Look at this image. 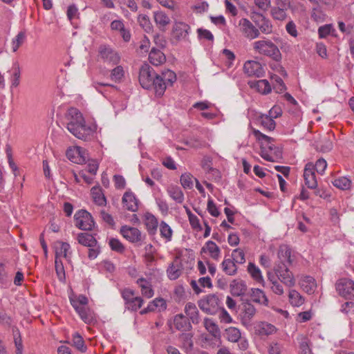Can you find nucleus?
<instances>
[{
    "label": "nucleus",
    "mask_w": 354,
    "mask_h": 354,
    "mask_svg": "<svg viewBox=\"0 0 354 354\" xmlns=\"http://www.w3.org/2000/svg\"><path fill=\"white\" fill-rule=\"evenodd\" d=\"M204 325L205 328L214 336L216 337L219 334L218 327L212 319H205Z\"/></svg>",
    "instance_id": "nucleus-53"
},
{
    "label": "nucleus",
    "mask_w": 354,
    "mask_h": 354,
    "mask_svg": "<svg viewBox=\"0 0 354 354\" xmlns=\"http://www.w3.org/2000/svg\"><path fill=\"white\" fill-rule=\"evenodd\" d=\"M248 84L252 88L257 90L261 94H268L271 92L272 88L269 82L266 80L250 81Z\"/></svg>",
    "instance_id": "nucleus-27"
},
{
    "label": "nucleus",
    "mask_w": 354,
    "mask_h": 354,
    "mask_svg": "<svg viewBox=\"0 0 354 354\" xmlns=\"http://www.w3.org/2000/svg\"><path fill=\"white\" fill-rule=\"evenodd\" d=\"M143 300L140 297H134L132 300H130L128 303V308L131 310L136 311L142 305Z\"/></svg>",
    "instance_id": "nucleus-62"
},
{
    "label": "nucleus",
    "mask_w": 354,
    "mask_h": 354,
    "mask_svg": "<svg viewBox=\"0 0 354 354\" xmlns=\"http://www.w3.org/2000/svg\"><path fill=\"white\" fill-rule=\"evenodd\" d=\"M69 300L72 306L85 324H91L96 322L94 312L87 307L88 300L86 296L72 293L69 295Z\"/></svg>",
    "instance_id": "nucleus-4"
},
{
    "label": "nucleus",
    "mask_w": 354,
    "mask_h": 354,
    "mask_svg": "<svg viewBox=\"0 0 354 354\" xmlns=\"http://www.w3.org/2000/svg\"><path fill=\"white\" fill-rule=\"evenodd\" d=\"M120 233L131 243H138L142 240L141 232L136 227L124 225L120 229Z\"/></svg>",
    "instance_id": "nucleus-14"
},
{
    "label": "nucleus",
    "mask_w": 354,
    "mask_h": 354,
    "mask_svg": "<svg viewBox=\"0 0 354 354\" xmlns=\"http://www.w3.org/2000/svg\"><path fill=\"white\" fill-rule=\"evenodd\" d=\"M202 252L207 254L214 260H218L221 257L220 248L212 241H208L205 243L201 249Z\"/></svg>",
    "instance_id": "nucleus-23"
},
{
    "label": "nucleus",
    "mask_w": 354,
    "mask_h": 354,
    "mask_svg": "<svg viewBox=\"0 0 354 354\" xmlns=\"http://www.w3.org/2000/svg\"><path fill=\"white\" fill-rule=\"evenodd\" d=\"M77 241L79 243L87 247H93L97 242L95 238L88 233H80L78 234Z\"/></svg>",
    "instance_id": "nucleus-42"
},
{
    "label": "nucleus",
    "mask_w": 354,
    "mask_h": 354,
    "mask_svg": "<svg viewBox=\"0 0 354 354\" xmlns=\"http://www.w3.org/2000/svg\"><path fill=\"white\" fill-rule=\"evenodd\" d=\"M189 28V26L184 22H175L173 26L172 36L177 41H182L187 37Z\"/></svg>",
    "instance_id": "nucleus-19"
},
{
    "label": "nucleus",
    "mask_w": 354,
    "mask_h": 354,
    "mask_svg": "<svg viewBox=\"0 0 354 354\" xmlns=\"http://www.w3.org/2000/svg\"><path fill=\"white\" fill-rule=\"evenodd\" d=\"M202 167L206 173L210 174L214 179L220 178L219 171L212 167V162L209 158L203 160Z\"/></svg>",
    "instance_id": "nucleus-41"
},
{
    "label": "nucleus",
    "mask_w": 354,
    "mask_h": 354,
    "mask_svg": "<svg viewBox=\"0 0 354 354\" xmlns=\"http://www.w3.org/2000/svg\"><path fill=\"white\" fill-rule=\"evenodd\" d=\"M139 82L145 89L153 88L156 96L161 97L165 92V82L156 74L153 68L148 64L141 66L139 73Z\"/></svg>",
    "instance_id": "nucleus-2"
},
{
    "label": "nucleus",
    "mask_w": 354,
    "mask_h": 354,
    "mask_svg": "<svg viewBox=\"0 0 354 354\" xmlns=\"http://www.w3.org/2000/svg\"><path fill=\"white\" fill-rule=\"evenodd\" d=\"M250 297L255 303L262 304L263 306H268V299L264 291L259 288H252L250 293Z\"/></svg>",
    "instance_id": "nucleus-30"
},
{
    "label": "nucleus",
    "mask_w": 354,
    "mask_h": 354,
    "mask_svg": "<svg viewBox=\"0 0 354 354\" xmlns=\"http://www.w3.org/2000/svg\"><path fill=\"white\" fill-rule=\"evenodd\" d=\"M230 290L233 295L239 297L245 295L247 286L244 281L234 280L230 285Z\"/></svg>",
    "instance_id": "nucleus-35"
},
{
    "label": "nucleus",
    "mask_w": 354,
    "mask_h": 354,
    "mask_svg": "<svg viewBox=\"0 0 354 354\" xmlns=\"http://www.w3.org/2000/svg\"><path fill=\"white\" fill-rule=\"evenodd\" d=\"M335 288L339 295L351 298L354 296V281L349 279H340L335 284Z\"/></svg>",
    "instance_id": "nucleus-8"
},
{
    "label": "nucleus",
    "mask_w": 354,
    "mask_h": 354,
    "mask_svg": "<svg viewBox=\"0 0 354 354\" xmlns=\"http://www.w3.org/2000/svg\"><path fill=\"white\" fill-rule=\"evenodd\" d=\"M277 257L279 259V263L282 266H289L292 263L291 257V250L286 245H282L279 247Z\"/></svg>",
    "instance_id": "nucleus-20"
},
{
    "label": "nucleus",
    "mask_w": 354,
    "mask_h": 354,
    "mask_svg": "<svg viewBox=\"0 0 354 354\" xmlns=\"http://www.w3.org/2000/svg\"><path fill=\"white\" fill-rule=\"evenodd\" d=\"M207 210L214 217H218L221 214L220 210L211 197H209L207 201Z\"/></svg>",
    "instance_id": "nucleus-56"
},
{
    "label": "nucleus",
    "mask_w": 354,
    "mask_h": 354,
    "mask_svg": "<svg viewBox=\"0 0 354 354\" xmlns=\"http://www.w3.org/2000/svg\"><path fill=\"white\" fill-rule=\"evenodd\" d=\"M274 271L278 279L286 286L292 288L295 286V277L289 270L288 266H282L280 264H277Z\"/></svg>",
    "instance_id": "nucleus-6"
},
{
    "label": "nucleus",
    "mask_w": 354,
    "mask_h": 354,
    "mask_svg": "<svg viewBox=\"0 0 354 354\" xmlns=\"http://www.w3.org/2000/svg\"><path fill=\"white\" fill-rule=\"evenodd\" d=\"M91 194L94 203L99 206H104L106 203V200L102 192V189L100 186H95L92 187Z\"/></svg>",
    "instance_id": "nucleus-33"
},
{
    "label": "nucleus",
    "mask_w": 354,
    "mask_h": 354,
    "mask_svg": "<svg viewBox=\"0 0 354 354\" xmlns=\"http://www.w3.org/2000/svg\"><path fill=\"white\" fill-rule=\"evenodd\" d=\"M184 208L185 209L192 227L195 230L201 231L202 226L200 224L198 218L194 214L187 206H184Z\"/></svg>",
    "instance_id": "nucleus-47"
},
{
    "label": "nucleus",
    "mask_w": 354,
    "mask_h": 354,
    "mask_svg": "<svg viewBox=\"0 0 354 354\" xmlns=\"http://www.w3.org/2000/svg\"><path fill=\"white\" fill-rule=\"evenodd\" d=\"M136 283L141 289L142 295L147 297L151 298L153 296L154 292L152 289L151 283L144 278H140L137 280Z\"/></svg>",
    "instance_id": "nucleus-34"
},
{
    "label": "nucleus",
    "mask_w": 354,
    "mask_h": 354,
    "mask_svg": "<svg viewBox=\"0 0 354 354\" xmlns=\"http://www.w3.org/2000/svg\"><path fill=\"white\" fill-rule=\"evenodd\" d=\"M260 122L261 126L268 131H273L276 127V122L274 119L266 114L260 117Z\"/></svg>",
    "instance_id": "nucleus-50"
},
{
    "label": "nucleus",
    "mask_w": 354,
    "mask_h": 354,
    "mask_svg": "<svg viewBox=\"0 0 354 354\" xmlns=\"http://www.w3.org/2000/svg\"><path fill=\"white\" fill-rule=\"evenodd\" d=\"M55 266L56 274L59 280L62 282H64L66 279V274L62 261L55 260Z\"/></svg>",
    "instance_id": "nucleus-54"
},
{
    "label": "nucleus",
    "mask_w": 354,
    "mask_h": 354,
    "mask_svg": "<svg viewBox=\"0 0 354 354\" xmlns=\"http://www.w3.org/2000/svg\"><path fill=\"white\" fill-rule=\"evenodd\" d=\"M286 10L280 7H272L270 10V14L274 19L283 21L286 17Z\"/></svg>",
    "instance_id": "nucleus-51"
},
{
    "label": "nucleus",
    "mask_w": 354,
    "mask_h": 354,
    "mask_svg": "<svg viewBox=\"0 0 354 354\" xmlns=\"http://www.w3.org/2000/svg\"><path fill=\"white\" fill-rule=\"evenodd\" d=\"M183 266L180 260L176 258L167 270V274L170 280L177 279L182 274Z\"/></svg>",
    "instance_id": "nucleus-24"
},
{
    "label": "nucleus",
    "mask_w": 354,
    "mask_h": 354,
    "mask_svg": "<svg viewBox=\"0 0 354 354\" xmlns=\"http://www.w3.org/2000/svg\"><path fill=\"white\" fill-rule=\"evenodd\" d=\"M301 288L308 294H313L317 288L315 279L310 276H304L300 280Z\"/></svg>",
    "instance_id": "nucleus-29"
},
{
    "label": "nucleus",
    "mask_w": 354,
    "mask_h": 354,
    "mask_svg": "<svg viewBox=\"0 0 354 354\" xmlns=\"http://www.w3.org/2000/svg\"><path fill=\"white\" fill-rule=\"evenodd\" d=\"M304 178L306 185L310 189H315L317 187V180L314 171V164L308 162L304 167Z\"/></svg>",
    "instance_id": "nucleus-15"
},
{
    "label": "nucleus",
    "mask_w": 354,
    "mask_h": 354,
    "mask_svg": "<svg viewBox=\"0 0 354 354\" xmlns=\"http://www.w3.org/2000/svg\"><path fill=\"white\" fill-rule=\"evenodd\" d=\"M256 314V308L250 303H245L243 304L240 313V319L241 323L245 327L251 326V321Z\"/></svg>",
    "instance_id": "nucleus-13"
},
{
    "label": "nucleus",
    "mask_w": 354,
    "mask_h": 354,
    "mask_svg": "<svg viewBox=\"0 0 354 354\" xmlns=\"http://www.w3.org/2000/svg\"><path fill=\"white\" fill-rule=\"evenodd\" d=\"M162 46L153 47L149 53V60L154 66H159L166 60L165 53L162 51Z\"/></svg>",
    "instance_id": "nucleus-17"
},
{
    "label": "nucleus",
    "mask_w": 354,
    "mask_h": 354,
    "mask_svg": "<svg viewBox=\"0 0 354 354\" xmlns=\"http://www.w3.org/2000/svg\"><path fill=\"white\" fill-rule=\"evenodd\" d=\"M53 249L55 254V260H62L65 259L70 261L72 252L69 243L62 241H57L54 243Z\"/></svg>",
    "instance_id": "nucleus-9"
},
{
    "label": "nucleus",
    "mask_w": 354,
    "mask_h": 354,
    "mask_svg": "<svg viewBox=\"0 0 354 354\" xmlns=\"http://www.w3.org/2000/svg\"><path fill=\"white\" fill-rule=\"evenodd\" d=\"M67 129L77 138L87 140L96 131L95 124L86 125L82 114L76 108H70L66 115Z\"/></svg>",
    "instance_id": "nucleus-1"
},
{
    "label": "nucleus",
    "mask_w": 354,
    "mask_h": 354,
    "mask_svg": "<svg viewBox=\"0 0 354 354\" xmlns=\"http://www.w3.org/2000/svg\"><path fill=\"white\" fill-rule=\"evenodd\" d=\"M122 206L124 209L136 212L138 209L140 201L131 191H127L122 198Z\"/></svg>",
    "instance_id": "nucleus-11"
},
{
    "label": "nucleus",
    "mask_w": 354,
    "mask_h": 354,
    "mask_svg": "<svg viewBox=\"0 0 354 354\" xmlns=\"http://www.w3.org/2000/svg\"><path fill=\"white\" fill-rule=\"evenodd\" d=\"M193 176L189 173L183 174L180 176V183L185 189H192L193 187Z\"/></svg>",
    "instance_id": "nucleus-55"
},
{
    "label": "nucleus",
    "mask_w": 354,
    "mask_h": 354,
    "mask_svg": "<svg viewBox=\"0 0 354 354\" xmlns=\"http://www.w3.org/2000/svg\"><path fill=\"white\" fill-rule=\"evenodd\" d=\"M244 72L249 76L261 77L264 76L266 71L261 64L256 61H247L243 66Z\"/></svg>",
    "instance_id": "nucleus-12"
},
{
    "label": "nucleus",
    "mask_w": 354,
    "mask_h": 354,
    "mask_svg": "<svg viewBox=\"0 0 354 354\" xmlns=\"http://www.w3.org/2000/svg\"><path fill=\"white\" fill-rule=\"evenodd\" d=\"M232 258L236 263L242 264L245 261V253L241 248H236L232 252Z\"/></svg>",
    "instance_id": "nucleus-57"
},
{
    "label": "nucleus",
    "mask_w": 354,
    "mask_h": 354,
    "mask_svg": "<svg viewBox=\"0 0 354 354\" xmlns=\"http://www.w3.org/2000/svg\"><path fill=\"white\" fill-rule=\"evenodd\" d=\"M67 158L76 164H83L88 158L86 150L80 147H72L66 151Z\"/></svg>",
    "instance_id": "nucleus-10"
},
{
    "label": "nucleus",
    "mask_w": 354,
    "mask_h": 354,
    "mask_svg": "<svg viewBox=\"0 0 354 354\" xmlns=\"http://www.w3.org/2000/svg\"><path fill=\"white\" fill-rule=\"evenodd\" d=\"M109 245L112 250L118 252H122L124 250V247L122 243L115 238H111L109 239Z\"/></svg>",
    "instance_id": "nucleus-60"
},
{
    "label": "nucleus",
    "mask_w": 354,
    "mask_h": 354,
    "mask_svg": "<svg viewBox=\"0 0 354 354\" xmlns=\"http://www.w3.org/2000/svg\"><path fill=\"white\" fill-rule=\"evenodd\" d=\"M326 168L327 162L324 158L318 159L314 165V171L316 170V171L321 175L324 174Z\"/></svg>",
    "instance_id": "nucleus-64"
},
{
    "label": "nucleus",
    "mask_w": 354,
    "mask_h": 354,
    "mask_svg": "<svg viewBox=\"0 0 354 354\" xmlns=\"http://www.w3.org/2000/svg\"><path fill=\"white\" fill-rule=\"evenodd\" d=\"M317 147L322 152L329 151L333 148L332 141L328 137H324L319 141Z\"/></svg>",
    "instance_id": "nucleus-58"
},
{
    "label": "nucleus",
    "mask_w": 354,
    "mask_h": 354,
    "mask_svg": "<svg viewBox=\"0 0 354 354\" xmlns=\"http://www.w3.org/2000/svg\"><path fill=\"white\" fill-rule=\"evenodd\" d=\"M226 338L231 342H237L241 339V334L239 329L236 327H229L225 331Z\"/></svg>",
    "instance_id": "nucleus-46"
},
{
    "label": "nucleus",
    "mask_w": 354,
    "mask_h": 354,
    "mask_svg": "<svg viewBox=\"0 0 354 354\" xmlns=\"http://www.w3.org/2000/svg\"><path fill=\"white\" fill-rule=\"evenodd\" d=\"M239 26L246 37L253 39L259 36V30L248 19H241L239 21Z\"/></svg>",
    "instance_id": "nucleus-21"
},
{
    "label": "nucleus",
    "mask_w": 354,
    "mask_h": 354,
    "mask_svg": "<svg viewBox=\"0 0 354 354\" xmlns=\"http://www.w3.org/2000/svg\"><path fill=\"white\" fill-rule=\"evenodd\" d=\"M252 134L260 143V155L262 158L270 162H276L281 156V149L276 147L272 138L262 133L259 130L253 129Z\"/></svg>",
    "instance_id": "nucleus-3"
},
{
    "label": "nucleus",
    "mask_w": 354,
    "mask_h": 354,
    "mask_svg": "<svg viewBox=\"0 0 354 354\" xmlns=\"http://www.w3.org/2000/svg\"><path fill=\"white\" fill-rule=\"evenodd\" d=\"M110 28L112 31L118 32L124 42H129L130 41L131 33L129 30L125 28L122 20H113L110 24Z\"/></svg>",
    "instance_id": "nucleus-18"
},
{
    "label": "nucleus",
    "mask_w": 354,
    "mask_h": 354,
    "mask_svg": "<svg viewBox=\"0 0 354 354\" xmlns=\"http://www.w3.org/2000/svg\"><path fill=\"white\" fill-rule=\"evenodd\" d=\"M272 79L274 81L273 88L277 93H281L286 91V86L281 78L278 76H275L272 77Z\"/></svg>",
    "instance_id": "nucleus-63"
},
{
    "label": "nucleus",
    "mask_w": 354,
    "mask_h": 354,
    "mask_svg": "<svg viewBox=\"0 0 354 354\" xmlns=\"http://www.w3.org/2000/svg\"><path fill=\"white\" fill-rule=\"evenodd\" d=\"M100 55L104 61L117 64L120 60L119 55L113 51L109 46H104L102 49L100 51Z\"/></svg>",
    "instance_id": "nucleus-26"
},
{
    "label": "nucleus",
    "mask_w": 354,
    "mask_h": 354,
    "mask_svg": "<svg viewBox=\"0 0 354 354\" xmlns=\"http://www.w3.org/2000/svg\"><path fill=\"white\" fill-rule=\"evenodd\" d=\"M160 78L163 80V82H165L166 87L171 86L176 80V75L174 72L171 70L163 71L161 75H159Z\"/></svg>",
    "instance_id": "nucleus-49"
},
{
    "label": "nucleus",
    "mask_w": 354,
    "mask_h": 354,
    "mask_svg": "<svg viewBox=\"0 0 354 354\" xmlns=\"http://www.w3.org/2000/svg\"><path fill=\"white\" fill-rule=\"evenodd\" d=\"M288 299L294 307H299L305 302V298L296 290L291 289L288 292Z\"/></svg>",
    "instance_id": "nucleus-36"
},
{
    "label": "nucleus",
    "mask_w": 354,
    "mask_h": 354,
    "mask_svg": "<svg viewBox=\"0 0 354 354\" xmlns=\"http://www.w3.org/2000/svg\"><path fill=\"white\" fill-rule=\"evenodd\" d=\"M73 345L79 351L84 353L86 351V346L84 344L82 337L77 333L73 335Z\"/></svg>",
    "instance_id": "nucleus-52"
},
{
    "label": "nucleus",
    "mask_w": 354,
    "mask_h": 354,
    "mask_svg": "<svg viewBox=\"0 0 354 354\" xmlns=\"http://www.w3.org/2000/svg\"><path fill=\"white\" fill-rule=\"evenodd\" d=\"M167 307L166 301L162 298H156L151 301L147 308L141 310V314H145L148 312L154 311L156 310H165Z\"/></svg>",
    "instance_id": "nucleus-31"
},
{
    "label": "nucleus",
    "mask_w": 354,
    "mask_h": 354,
    "mask_svg": "<svg viewBox=\"0 0 354 354\" xmlns=\"http://www.w3.org/2000/svg\"><path fill=\"white\" fill-rule=\"evenodd\" d=\"M254 330L257 334L261 336L272 335L277 331V328L274 325L265 322L257 323L254 326Z\"/></svg>",
    "instance_id": "nucleus-25"
},
{
    "label": "nucleus",
    "mask_w": 354,
    "mask_h": 354,
    "mask_svg": "<svg viewBox=\"0 0 354 354\" xmlns=\"http://www.w3.org/2000/svg\"><path fill=\"white\" fill-rule=\"evenodd\" d=\"M75 224L80 230H91L94 225V221L89 212L81 209L75 214Z\"/></svg>",
    "instance_id": "nucleus-7"
},
{
    "label": "nucleus",
    "mask_w": 354,
    "mask_h": 354,
    "mask_svg": "<svg viewBox=\"0 0 354 354\" xmlns=\"http://www.w3.org/2000/svg\"><path fill=\"white\" fill-rule=\"evenodd\" d=\"M9 78L11 88H17L20 84L21 70L18 65H15L10 71Z\"/></svg>",
    "instance_id": "nucleus-40"
},
{
    "label": "nucleus",
    "mask_w": 354,
    "mask_h": 354,
    "mask_svg": "<svg viewBox=\"0 0 354 354\" xmlns=\"http://www.w3.org/2000/svg\"><path fill=\"white\" fill-rule=\"evenodd\" d=\"M144 223L149 233L154 234L157 230L158 222L156 217L149 212L144 214Z\"/></svg>",
    "instance_id": "nucleus-32"
},
{
    "label": "nucleus",
    "mask_w": 354,
    "mask_h": 354,
    "mask_svg": "<svg viewBox=\"0 0 354 354\" xmlns=\"http://www.w3.org/2000/svg\"><path fill=\"white\" fill-rule=\"evenodd\" d=\"M332 183L335 187L342 190H348L352 186V180L346 176L337 178Z\"/></svg>",
    "instance_id": "nucleus-39"
},
{
    "label": "nucleus",
    "mask_w": 354,
    "mask_h": 354,
    "mask_svg": "<svg viewBox=\"0 0 354 354\" xmlns=\"http://www.w3.org/2000/svg\"><path fill=\"white\" fill-rule=\"evenodd\" d=\"M167 191L169 196L177 203H182L184 201V194L180 187L171 185L168 187Z\"/></svg>",
    "instance_id": "nucleus-37"
},
{
    "label": "nucleus",
    "mask_w": 354,
    "mask_h": 354,
    "mask_svg": "<svg viewBox=\"0 0 354 354\" xmlns=\"http://www.w3.org/2000/svg\"><path fill=\"white\" fill-rule=\"evenodd\" d=\"M185 312L193 323L198 322V311L194 304L187 303L185 307Z\"/></svg>",
    "instance_id": "nucleus-44"
},
{
    "label": "nucleus",
    "mask_w": 354,
    "mask_h": 354,
    "mask_svg": "<svg viewBox=\"0 0 354 354\" xmlns=\"http://www.w3.org/2000/svg\"><path fill=\"white\" fill-rule=\"evenodd\" d=\"M174 325L179 330H186L190 327L186 317L182 314L176 315L174 318Z\"/></svg>",
    "instance_id": "nucleus-43"
},
{
    "label": "nucleus",
    "mask_w": 354,
    "mask_h": 354,
    "mask_svg": "<svg viewBox=\"0 0 354 354\" xmlns=\"http://www.w3.org/2000/svg\"><path fill=\"white\" fill-rule=\"evenodd\" d=\"M247 271L251 278L258 284L265 286V280L260 268L253 262H249Z\"/></svg>",
    "instance_id": "nucleus-22"
},
{
    "label": "nucleus",
    "mask_w": 354,
    "mask_h": 354,
    "mask_svg": "<svg viewBox=\"0 0 354 354\" xmlns=\"http://www.w3.org/2000/svg\"><path fill=\"white\" fill-rule=\"evenodd\" d=\"M221 301L216 295H209L198 301L199 308L209 314H214L221 307Z\"/></svg>",
    "instance_id": "nucleus-5"
},
{
    "label": "nucleus",
    "mask_w": 354,
    "mask_h": 354,
    "mask_svg": "<svg viewBox=\"0 0 354 354\" xmlns=\"http://www.w3.org/2000/svg\"><path fill=\"white\" fill-rule=\"evenodd\" d=\"M156 203L162 214L167 215L169 212V206L167 201L160 197L156 198Z\"/></svg>",
    "instance_id": "nucleus-61"
},
{
    "label": "nucleus",
    "mask_w": 354,
    "mask_h": 354,
    "mask_svg": "<svg viewBox=\"0 0 354 354\" xmlns=\"http://www.w3.org/2000/svg\"><path fill=\"white\" fill-rule=\"evenodd\" d=\"M256 17L258 19L255 20L254 22L259 26V29L265 33L271 32L272 26L269 20L261 14L257 15Z\"/></svg>",
    "instance_id": "nucleus-38"
},
{
    "label": "nucleus",
    "mask_w": 354,
    "mask_h": 354,
    "mask_svg": "<svg viewBox=\"0 0 354 354\" xmlns=\"http://www.w3.org/2000/svg\"><path fill=\"white\" fill-rule=\"evenodd\" d=\"M160 236L165 239L166 242L171 240L173 231L171 227L165 221H161L160 224Z\"/></svg>",
    "instance_id": "nucleus-48"
},
{
    "label": "nucleus",
    "mask_w": 354,
    "mask_h": 354,
    "mask_svg": "<svg viewBox=\"0 0 354 354\" xmlns=\"http://www.w3.org/2000/svg\"><path fill=\"white\" fill-rule=\"evenodd\" d=\"M335 30L332 24H326L320 26L318 29L319 36L321 38H324L329 35H333Z\"/></svg>",
    "instance_id": "nucleus-59"
},
{
    "label": "nucleus",
    "mask_w": 354,
    "mask_h": 354,
    "mask_svg": "<svg viewBox=\"0 0 354 354\" xmlns=\"http://www.w3.org/2000/svg\"><path fill=\"white\" fill-rule=\"evenodd\" d=\"M257 52L278 61L281 55L277 46H255Z\"/></svg>",
    "instance_id": "nucleus-16"
},
{
    "label": "nucleus",
    "mask_w": 354,
    "mask_h": 354,
    "mask_svg": "<svg viewBox=\"0 0 354 354\" xmlns=\"http://www.w3.org/2000/svg\"><path fill=\"white\" fill-rule=\"evenodd\" d=\"M236 263L230 259H224L221 264L223 270L228 275L235 274L237 271Z\"/></svg>",
    "instance_id": "nucleus-45"
},
{
    "label": "nucleus",
    "mask_w": 354,
    "mask_h": 354,
    "mask_svg": "<svg viewBox=\"0 0 354 354\" xmlns=\"http://www.w3.org/2000/svg\"><path fill=\"white\" fill-rule=\"evenodd\" d=\"M153 19L158 28L162 31H165L167 26L171 22L169 17L163 11L154 12Z\"/></svg>",
    "instance_id": "nucleus-28"
}]
</instances>
